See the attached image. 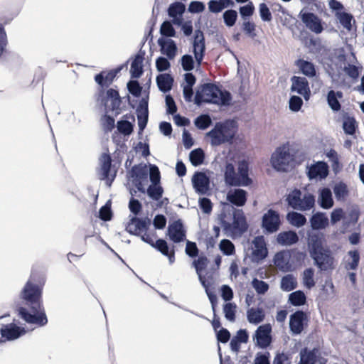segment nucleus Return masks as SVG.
Returning a JSON list of instances; mask_svg holds the SVG:
<instances>
[{
    "mask_svg": "<svg viewBox=\"0 0 364 364\" xmlns=\"http://www.w3.org/2000/svg\"><path fill=\"white\" fill-rule=\"evenodd\" d=\"M19 297L29 307L31 312L26 307L20 306L17 309L18 316L28 323L46 326L48 318L42 301V289L28 280L21 291Z\"/></svg>",
    "mask_w": 364,
    "mask_h": 364,
    "instance_id": "nucleus-1",
    "label": "nucleus"
},
{
    "mask_svg": "<svg viewBox=\"0 0 364 364\" xmlns=\"http://www.w3.org/2000/svg\"><path fill=\"white\" fill-rule=\"evenodd\" d=\"M224 234L229 237H240L248 229L244 212L228 203L223 205V209L218 217Z\"/></svg>",
    "mask_w": 364,
    "mask_h": 364,
    "instance_id": "nucleus-2",
    "label": "nucleus"
},
{
    "mask_svg": "<svg viewBox=\"0 0 364 364\" xmlns=\"http://www.w3.org/2000/svg\"><path fill=\"white\" fill-rule=\"evenodd\" d=\"M237 132L236 123L232 120L216 122L214 127L207 133L211 139V144L217 146L225 143L232 142Z\"/></svg>",
    "mask_w": 364,
    "mask_h": 364,
    "instance_id": "nucleus-3",
    "label": "nucleus"
},
{
    "mask_svg": "<svg viewBox=\"0 0 364 364\" xmlns=\"http://www.w3.org/2000/svg\"><path fill=\"white\" fill-rule=\"evenodd\" d=\"M225 182L230 186H248L252 183L249 177V165L245 160L238 164L237 172L232 164L228 163L224 173Z\"/></svg>",
    "mask_w": 364,
    "mask_h": 364,
    "instance_id": "nucleus-4",
    "label": "nucleus"
},
{
    "mask_svg": "<svg viewBox=\"0 0 364 364\" xmlns=\"http://www.w3.org/2000/svg\"><path fill=\"white\" fill-rule=\"evenodd\" d=\"M200 90L205 97V103L221 106H227L230 104L232 100L230 92L220 90L214 84L205 83L201 86Z\"/></svg>",
    "mask_w": 364,
    "mask_h": 364,
    "instance_id": "nucleus-5",
    "label": "nucleus"
},
{
    "mask_svg": "<svg viewBox=\"0 0 364 364\" xmlns=\"http://www.w3.org/2000/svg\"><path fill=\"white\" fill-rule=\"evenodd\" d=\"M292 156L289 151V147L283 145L278 147L272 154L271 164L273 168L277 171H286L288 169Z\"/></svg>",
    "mask_w": 364,
    "mask_h": 364,
    "instance_id": "nucleus-6",
    "label": "nucleus"
},
{
    "mask_svg": "<svg viewBox=\"0 0 364 364\" xmlns=\"http://www.w3.org/2000/svg\"><path fill=\"white\" fill-rule=\"evenodd\" d=\"M314 264L321 271H327L333 268L334 257L332 252L326 247L310 255Z\"/></svg>",
    "mask_w": 364,
    "mask_h": 364,
    "instance_id": "nucleus-7",
    "label": "nucleus"
},
{
    "mask_svg": "<svg viewBox=\"0 0 364 364\" xmlns=\"http://www.w3.org/2000/svg\"><path fill=\"white\" fill-rule=\"evenodd\" d=\"M280 226V218L279 214L274 210L269 209L262 216V228L265 233H274L277 232Z\"/></svg>",
    "mask_w": 364,
    "mask_h": 364,
    "instance_id": "nucleus-8",
    "label": "nucleus"
},
{
    "mask_svg": "<svg viewBox=\"0 0 364 364\" xmlns=\"http://www.w3.org/2000/svg\"><path fill=\"white\" fill-rule=\"evenodd\" d=\"M300 362L298 364H326L327 360L321 356L318 349L309 350L305 348L300 352Z\"/></svg>",
    "mask_w": 364,
    "mask_h": 364,
    "instance_id": "nucleus-9",
    "label": "nucleus"
},
{
    "mask_svg": "<svg viewBox=\"0 0 364 364\" xmlns=\"http://www.w3.org/2000/svg\"><path fill=\"white\" fill-rule=\"evenodd\" d=\"M26 333L24 327L17 326L14 323L2 325L0 329L1 338L4 341H14L23 336Z\"/></svg>",
    "mask_w": 364,
    "mask_h": 364,
    "instance_id": "nucleus-10",
    "label": "nucleus"
},
{
    "mask_svg": "<svg viewBox=\"0 0 364 364\" xmlns=\"http://www.w3.org/2000/svg\"><path fill=\"white\" fill-rule=\"evenodd\" d=\"M291 91L303 96L305 100H309L311 90L307 79L304 77L294 75L291 77Z\"/></svg>",
    "mask_w": 364,
    "mask_h": 364,
    "instance_id": "nucleus-11",
    "label": "nucleus"
},
{
    "mask_svg": "<svg viewBox=\"0 0 364 364\" xmlns=\"http://www.w3.org/2000/svg\"><path fill=\"white\" fill-rule=\"evenodd\" d=\"M97 100L101 101L102 105L105 107H109L110 110L119 113L118 110L120 109L122 100L117 90L110 88L107 90L105 97H99Z\"/></svg>",
    "mask_w": 364,
    "mask_h": 364,
    "instance_id": "nucleus-12",
    "label": "nucleus"
},
{
    "mask_svg": "<svg viewBox=\"0 0 364 364\" xmlns=\"http://www.w3.org/2000/svg\"><path fill=\"white\" fill-rule=\"evenodd\" d=\"M272 326L270 324L259 326L255 333L257 346L260 348H266L272 343Z\"/></svg>",
    "mask_w": 364,
    "mask_h": 364,
    "instance_id": "nucleus-13",
    "label": "nucleus"
},
{
    "mask_svg": "<svg viewBox=\"0 0 364 364\" xmlns=\"http://www.w3.org/2000/svg\"><path fill=\"white\" fill-rule=\"evenodd\" d=\"M308 321L307 314L303 311L298 310L289 317V328L292 334H300L304 327L305 323Z\"/></svg>",
    "mask_w": 364,
    "mask_h": 364,
    "instance_id": "nucleus-14",
    "label": "nucleus"
},
{
    "mask_svg": "<svg viewBox=\"0 0 364 364\" xmlns=\"http://www.w3.org/2000/svg\"><path fill=\"white\" fill-rule=\"evenodd\" d=\"M186 11V5L181 1H175L171 4L167 9L168 15L171 21L165 20L163 23H191V21H184L183 15Z\"/></svg>",
    "mask_w": 364,
    "mask_h": 364,
    "instance_id": "nucleus-15",
    "label": "nucleus"
},
{
    "mask_svg": "<svg viewBox=\"0 0 364 364\" xmlns=\"http://www.w3.org/2000/svg\"><path fill=\"white\" fill-rule=\"evenodd\" d=\"M193 48L196 61L200 66L205 50L203 33L200 29L195 31Z\"/></svg>",
    "mask_w": 364,
    "mask_h": 364,
    "instance_id": "nucleus-16",
    "label": "nucleus"
},
{
    "mask_svg": "<svg viewBox=\"0 0 364 364\" xmlns=\"http://www.w3.org/2000/svg\"><path fill=\"white\" fill-rule=\"evenodd\" d=\"M306 174L310 180L316 179L319 178L320 179H324L328 175V166L324 161H317L311 164V166H306Z\"/></svg>",
    "mask_w": 364,
    "mask_h": 364,
    "instance_id": "nucleus-17",
    "label": "nucleus"
},
{
    "mask_svg": "<svg viewBox=\"0 0 364 364\" xmlns=\"http://www.w3.org/2000/svg\"><path fill=\"white\" fill-rule=\"evenodd\" d=\"M191 181L196 192L199 194H205L209 190L210 178L204 172H195Z\"/></svg>",
    "mask_w": 364,
    "mask_h": 364,
    "instance_id": "nucleus-18",
    "label": "nucleus"
},
{
    "mask_svg": "<svg viewBox=\"0 0 364 364\" xmlns=\"http://www.w3.org/2000/svg\"><path fill=\"white\" fill-rule=\"evenodd\" d=\"M252 257L255 261H261L265 259L268 255V250L264 237L256 236L252 240Z\"/></svg>",
    "mask_w": 364,
    "mask_h": 364,
    "instance_id": "nucleus-19",
    "label": "nucleus"
},
{
    "mask_svg": "<svg viewBox=\"0 0 364 364\" xmlns=\"http://www.w3.org/2000/svg\"><path fill=\"white\" fill-rule=\"evenodd\" d=\"M228 204L237 207L245 205L247 200V192L241 188L230 189L226 195Z\"/></svg>",
    "mask_w": 364,
    "mask_h": 364,
    "instance_id": "nucleus-20",
    "label": "nucleus"
},
{
    "mask_svg": "<svg viewBox=\"0 0 364 364\" xmlns=\"http://www.w3.org/2000/svg\"><path fill=\"white\" fill-rule=\"evenodd\" d=\"M149 223L150 221L148 219H142L134 216L130 219L126 227V230L132 235L139 236L141 232L147 230Z\"/></svg>",
    "mask_w": 364,
    "mask_h": 364,
    "instance_id": "nucleus-21",
    "label": "nucleus"
},
{
    "mask_svg": "<svg viewBox=\"0 0 364 364\" xmlns=\"http://www.w3.org/2000/svg\"><path fill=\"white\" fill-rule=\"evenodd\" d=\"M136 116L139 132L146 127L149 119L148 98H142L136 108Z\"/></svg>",
    "mask_w": 364,
    "mask_h": 364,
    "instance_id": "nucleus-22",
    "label": "nucleus"
},
{
    "mask_svg": "<svg viewBox=\"0 0 364 364\" xmlns=\"http://www.w3.org/2000/svg\"><path fill=\"white\" fill-rule=\"evenodd\" d=\"M167 231L170 240L175 243H179L185 239L186 234L181 220H177L170 224Z\"/></svg>",
    "mask_w": 364,
    "mask_h": 364,
    "instance_id": "nucleus-23",
    "label": "nucleus"
},
{
    "mask_svg": "<svg viewBox=\"0 0 364 364\" xmlns=\"http://www.w3.org/2000/svg\"><path fill=\"white\" fill-rule=\"evenodd\" d=\"M101 163V179L106 181V184L108 186H111L114 178L115 173L109 177V173L111 170L112 166V159L111 156L107 154H103L100 158Z\"/></svg>",
    "mask_w": 364,
    "mask_h": 364,
    "instance_id": "nucleus-24",
    "label": "nucleus"
},
{
    "mask_svg": "<svg viewBox=\"0 0 364 364\" xmlns=\"http://www.w3.org/2000/svg\"><path fill=\"white\" fill-rule=\"evenodd\" d=\"M158 45L160 47L161 53L166 55L168 59L172 60L175 58L177 46L173 40L161 37L158 39Z\"/></svg>",
    "mask_w": 364,
    "mask_h": 364,
    "instance_id": "nucleus-25",
    "label": "nucleus"
},
{
    "mask_svg": "<svg viewBox=\"0 0 364 364\" xmlns=\"http://www.w3.org/2000/svg\"><path fill=\"white\" fill-rule=\"evenodd\" d=\"M289 28L291 31L293 36L305 45L308 44L309 41L311 43L310 31L305 24H290Z\"/></svg>",
    "mask_w": 364,
    "mask_h": 364,
    "instance_id": "nucleus-26",
    "label": "nucleus"
},
{
    "mask_svg": "<svg viewBox=\"0 0 364 364\" xmlns=\"http://www.w3.org/2000/svg\"><path fill=\"white\" fill-rule=\"evenodd\" d=\"M277 242L282 246H291L296 244L299 237L297 233L293 230L283 231L277 236Z\"/></svg>",
    "mask_w": 364,
    "mask_h": 364,
    "instance_id": "nucleus-27",
    "label": "nucleus"
},
{
    "mask_svg": "<svg viewBox=\"0 0 364 364\" xmlns=\"http://www.w3.org/2000/svg\"><path fill=\"white\" fill-rule=\"evenodd\" d=\"M145 52L141 50L134 56L130 68V74L132 78H139L143 73L142 63L144 58Z\"/></svg>",
    "mask_w": 364,
    "mask_h": 364,
    "instance_id": "nucleus-28",
    "label": "nucleus"
},
{
    "mask_svg": "<svg viewBox=\"0 0 364 364\" xmlns=\"http://www.w3.org/2000/svg\"><path fill=\"white\" fill-rule=\"evenodd\" d=\"M290 254L287 251H280L275 254L274 257V263L275 266L282 272L290 270L289 264Z\"/></svg>",
    "mask_w": 364,
    "mask_h": 364,
    "instance_id": "nucleus-29",
    "label": "nucleus"
},
{
    "mask_svg": "<svg viewBox=\"0 0 364 364\" xmlns=\"http://www.w3.org/2000/svg\"><path fill=\"white\" fill-rule=\"evenodd\" d=\"M310 223L313 230H323L328 225L329 220L325 213L316 212L311 217Z\"/></svg>",
    "mask_w": 364,
    "mask_h": 364,
    "instance_id": "nucleus-30",
    "label": "nucleus"
},
{
    "mask_svg": "<svg viewBox=\"0 0 364 364\" xmlns=\"http://www.w3.org/2000/svg\"><path fill=\"white\" fill-rule=\"evenodd\" d=\"M318 203L323 209H330L333 205L332 192L328 188L319 190Z\"/></svg>",
    "mask_w": 364,
    "mask_h": 364,
    "instance_id": "nucleus-31",
    "label": "nucleus"
},
{
    "mask_svg": "<svg viewBox=\"0 0 364 364\" xmlns=\"http://www.w3.org/2000/svg\"><path fill=\"white\" fill-rule=\"evenodd\" d=\"M156 247L159 252L168 258L171 264L175 262V247L173 245L171 249H170L165 240L158 239L156 240Z\"/></svg>",
    "mask_w": 364,
    "mask_h": 364,
    "instance_id": "nucleus-32",
    "label": "nucleus"
},
{
    "mask_svg": "<svg viewBox=\"0 0 364 364\" xmlns=\"http://www.w3.org/2000/svg\"><path fill=\"white\" fill-rule=\"evenodd\" d=\"M295 65L304 75L308 77H313L316 75L315 65L310 61L298 59L295 61Z\"/></svg>",
    "mask_w": 364,
    "mask_h": 364,
    "instance_id": "nucleus-33",
    "label": "nucleus"
},
{
    "mask_svg": "<svg viewBox=\"0 0 364 364\" xmlns=\"http://www.w3.org/2000/svg\"><path fill=\"white\" fill-rule=\"evenodd\" d=\"M173 77L168 73L159 74L156 77V84L160 91L164 93L169 92L173 83Z\"/></svg>",
    "mask_w": 364,
    "mask_h": 364,
    "instance_id": "nucleus-34",
    "label": "nucleus"
},
{
    "mask_svg": "<svg viewBox=\"0 0 364 364\" xmlns=\"http://www.w3.org/2000/svg\"><path fill=\"white\" fill-rule=\"evenodd\" d=\"M343 94L341 91H335L331 90L327 94V102L330 108L333 112H338L341 109V105L339 99L343 98Z\"/></svg>",
    "mask_w": 364,
    "mask_h": 364,
    "instance_id": "nucleus-35",
    "label": "nucleus"
},
{
    "mask_svg": "<svg viewBox=\"0 0 364 364\" xmlns=\"http://www.w3.org/2000/svg\"><path fill=\"white\" fill-rule=\"evenodd\" d=\"M265 318L264 311L262 308H250L247 311V318L249 323L258 324Z\"/></svg>",
    "mask_w": 364,
    "mask_h": 364,
    "instance_id": "nucleus-36",
    "label": "nucleus"
},
{
    "mask_svg": "<svg viewBox=\"0 0 364 364\" xmlns=\"http://www.w3.org/2000/svg\"><path fill=\"white\" fill-rule=\"evenodd\" d=\"M308 247L309 255L326 248L323 245L322 237L317 233L309 235L308 238Z\"/></svg>",
    "mask_w": 364,
    "mask_h": 364,
    "instance_id": "nucleus-37",
    "label": "nucleus"
},
{
    "mask_svg": "<svg viewBox=\"0 0 364 364\" xmlns=\"http://www.w3.org/2000/svg\"><path fill=\"white\" fill-rule=\"evenodd\" d=\"M208 259L205 256H200L197 259H195L192 264L196 269V272L198 277V279L202 286L205 285L206 279L204 276L202 275V271L204 270L208 265Z\"/></svg>",
    "mask_w": 364,
    "mask_h": 364,
    "instance_id": "nucleus-38",
    "label": "nucleus"
},
{
    "mask_svg": "<svg viewBox=\"0 0 364 364\" xmlns=\"http://www.w3.org/2000/svg\"><path fill=\"white\" fill-rule=\"evenodd\" d=\"M287 220L291 225L296 228H301L306 223V218L303 214L294 211L287 213Z\"/></svg>",
    "mask_w": 364,
    "mask_h": 364,
    "instance_id": "nucleus-39",
    "label": "nucleus"
},
{
    "mask_svg": "<svg viewBox=\"0 0 364 364\" xmlns=\"http://www.w3.org/2000/svg\"><path fill=\"white\" fill-rule=\"evenodd\" d=\"M357 127V122L353 117L349 115L343 117V129L346 134L353 135L356 132Z\"/></svg>",
    "mask_w": 364,
    "mask_h": 364,
    "instance_id": "nucleus-40",
    "label": "nucleus"
},
{
    "mask_svg": "<svg viewBox=\"0 0 364 364\" xmlns=\"http://www.w3.org/2000/svg\"><path fill=\"white\" fill-rule=\"evenodd\" d=\"M288 301L294 306H300L306 304V296L302 291L297 290L289 295Z\"/></svg>",
    "mask_w": 364,
    "mask_h": 364,
    "instance_id": "nucleus-41",
    "label": "nucleus"
},
{
    "mask_svg": "<svg viewBox=\"0 0 364 364\" xmlns=\"http://www.w3.org/2000/svg\"><path fill=\"white\" fill-rule=\"evenodd\" d=\"M297 287V282L293 274H287L281 279V289L284 291H290Z\"/></svg>",
    "mask_w": 364,
    "mask_h": 364,
    "instance_id": "nucleus-42",
    "label": "nucleus"
},
{
    "mask_svg": "<svg viewBox=\"0 0 364 364\" xmlns=\"http://www.w3.org/2000/svg\"><path fill=\"white\" fill-rule=\"evenodd\" d=\"M129 176L134 180L145 179L147 176V170L145 166L134 165L129 172Z\"/></svg>",
    "mask_w": 364,
    "mask_h": 364,
    "instance_id": "nucleus-43",
    "label": "nucleus"
},
{
    "mask_svg": "<svg viewBox=\"0 0 364 364\" xmlns=\"http://www.w3.org/2000/svg\"><path fill=\"white\" fill-rule=\"evenodd\" d=\"M315 205V198L311 193L304 194V197L301 198L297 209L301 211H306L314 208Z\"/></svg>",
    "mask_w": 364,
    "mask_h": 364,
    "instance_id": "nucleus-44",
    "label": "nucleus"
},
{
    "mask_svg": "<svg viewBox=\"0 0 364 364\" xmlns=\"http://www.w3.org/2000/svg\"><path fill=\"white\" fill-rule=\"evenodd\" d=\"M205 159V153L202 149L198 148L192 150L189 154V160L193 166L201 165Z\"/></svg>",
    "mask_w": 364,
    "mask_h": 364,
    "instance_id": "nucleus-45",
    "label": "nucleus"
},
{
    "mask_svg": "<svg viewBox=\"0 0 364 364\" xmlns=\"http://www.w3.org/2000/svg\"><path fill=\"white\" fill-rule=\"evenodd\" d=\"M148 196L154 200H159L164 193V188L160 183H154L149 186L146 190Z\"/></svg>",
    "mask_w": 364,
    "mask_h": 364,
    "instance_id": "nucleus-46",
    "label": "nucleus"
},
{
    "mask_svg": "<svg viewBox=\"0 0 364 364\" xmlns=\"http://www.w3.org/2000/svg\"><path fill=\"white\" fill-rule=\"evenodd\" d=\"M194 124L198 129L205 130L211 125L212 119L209 114H203L195 119Z\"/></svg>",
    "mask_w": 364,
    "mask_h": 364,
    "instance_id": "nucleus-47",
    "label": "nucleus"
},
{
    "mask_svg": "<svg viewBox=\"0 0 364 364\" xmlns=\"http://www.w3.org/2000/svg\"><path fill=\"white\" fill-rule=\"evenodd\" d=\"M301 192L299 189H294L287 197L288 205L294 210L297 209L299 202H301Z\"/></svg>",
    "mask_w": 364,
    "mask_h": 364,
    "instance_id": "nucleus-48",
    "label": "nucleus"
},
{
    "mask_svg": "<svg viewBox=\"0 0 364 364\" xmlns=\"http://www.w3.org/2000/svg\"><path fill=\"white\" fill-rule=\"evenodd\" d=\"M345 73L353 80H356L360 76L362 67H358L353 64L348 63L343 68Z\"/></svg>",
    "mask_w": 364,
    "mask_h": 364,
    "instance_id": "nucleus-49",
    "label": "nucleus"
},
{
    "mask_svg": "<svg viewBox=\"0 0 364 364\" xmlns=\"http://www.w3.org/2000/svg\"><path fill=\"white\" fill-rule=\"evenodd\" d=\"M350 261H348L346 265L347 269L355 270L358 268L360 261V254L358 250H350L348 252Z\"/></svg>",
    "mask_w": 364,
    "mask_h": 364,
    "instance_id": "nucleus-50",
    "label": "nucleus"
},
{
    "mask_svg": "<svg viewBox=\"0 0 364 364\" xmlns=\"http://www.w3.org/2000/svg\"><path fill=\"white\" fill-rule=\"evenodd\" d=\"M333 193L338 200H343L348 193L346 184L343 182L336 183L333 187Z\"/></svg>",
    "mask_w": 364,
    "mask_h": 364,
    "instance_id": "nucleus-51",
    "label": "nucleus"
},
{
    "mask_svg": "<svg viewBox=\"0 0 364 364\" xmlns=\"http://www.w3.org/2000/svg\"><path fill=\"white\" fill-rule=\"evenodd\" d=\"M236 304L234 303L228 302L223 306V312L225 318L231 322L235 320Z\"/></svg>",
    "mask_w": 364,
    "mask_h": 364,
    "instance_id": "nucleus-52",
    "label": "nucleus"
},
{
    "mask_svg": "<svg viewBox=\"0 0 364 364\" xmlns=\"http://www.w3.org/2000/svg\"><path fill=\"white\" fill-rule=\"evenodd\" d=\"M314 270L313 268H307L303 272V282L306 287L311 289L315 286L314 280Z\"/></svg>",
    "mask_w": 364,
    "mask_h": 364,
    "instance_id": "nucleus-53",
    "label": "nucleus"
},
{
    "mask_svg": "<svg viewBox=\"0 0 364 364\" xmlns=\"http://www.w3.org/2000/svg\"><path fill=\"white\" fill-rule=\"evenodd\" d=\"M251 284L258 294H264L269 288V284L266 282L258 279L257 278H254Z\"/></svg>",
    "mask_w": 364,
    "mask_h": 364,
    "instance_id": "nucleus-54",
    "label": "nucleus"
},
{
    "mask_svg": "<svg viewBox=\"0 0 364 364\" xmlns=\"http://www.w3.org/2000/svg\"><path fill=\"white\" fill-rule=\"evenodd\" d=\"M117 128L121 134L129 136L133 132V124L127 120H119L117 122Z\"/></svg>",
    "mask_w": 364,
    "mask_h": 364,
    "instance_id": "nucleus-55",
    "label": "nucleus"
},
{
    "mask_svg": "<svg viewBox=\"0 0 364 364\" xmlns=\"http://www.w3.org/2000/svg\"><path fill=\"white\" fill-rule=\"evenodd\" d=\"M219 248L225 255L230 256L235 253V246L233 243L228 239H223L220 241Z\"/></svg>",
    "mask_w": 364,
    "mask_h": 364,
    "instance_id": "nucleus-56",
    "label": "nucleus"
},
{
    "mask_svg": "<svg viewBox=\"0 0 364 364\" xmlns=\"http://www.w3.org/2000/svg\"><path fill=\"white\" fill-rule=\"evenodd\" d=\"M299 16L301 18L302 23H321L318 16L311 12L301 10Z\"/></svg>",
    "mask_w": 364,
    "mask_h": 364,
    "instance_id": "nucleus-57",
    "label": "nucleus"
},
{
    "mask_svg": "<svg viewBox=\"0 0 364 364\" xmlns=\"http://www.w3.org/2000/svg\"><path fill=\"white\" fill-rule=\"evenodd\" d=\"M181 66L183 70L190 72L194 68V60L192 55H183L181 60Z\"/></svg>",
    "mask_w": 364,
    "mask_h": 364,
    "instance_id": "nucleus-58",
    "label": "nucleus"
},
{
    "mask_svg": "<svg viewBox=\"0 0 364 364\" xmlns=\"http://www.w3.org/2000/svg\"><path fill=\"white\" fill-rule=\"evenodd\" d=\"M129 92L134 97H139L141 95L142 87L137 80H130L127 82Z\"/></svg>",
    "mask_w": 364,
    "mask_h": 364,
    "instance_id": "nucleus-59",
    "label": "nucleus"
},
{
    "mask_svg": "<svg viewBox=\"0 0 364 364\" xmlns=\"http://www.w3.org/2000/svg\"><path fill=\"white\" fill-rule=\"evenodd\" d=\"M254 10L255 7L252 2L240 6L239 9L240 16L244 21H247L253 14Z\"/></svg>",
    "mask_w": 364,
    "mask_h": 364,
    "instance_id": "nucleus-60",
    "label": "nucleus"
},
{
    "mask_svg": "<svg viewBox=\"0 0 364 364\" xmlns=\"http://www.w3.org/2000/svg\"><path fill=\"white\" fill-rule=\"evenodd\" d=\"M303 105L302 99L296 95H293L290 97L289 101V107L290 110L296 112L299 111Z\"/></svg>",
    "mask_w": 364,
    "mask_h": 364,
    "instance_id": "nucleus-61",
    "label": "nucleus"
},
{
    "mask_svg": "<svg viewBox=\"0 0 364 364\" xmlns=\"http://www.w3.org/2000/svg\"><path fill=\"white\" fill-rule=\"evenodd\" d=\"M205 9V5L200 1H192L188 5V11L191 14H198L203 12Z\"/></svg>",
    "mask_w": 364,
    "mask_h": 364,
    "instance_id": "nucleus-62",
    "label": "nucleus"
},
{
    "mask_svg": "<svg viewBox=\"0 0 364 364\" xmlns=\"http://www.w3.org/2000/svg\"><path fill=\"white\" fill-rule=\"evenodd\" d=\"M149 179L151 184L160 183L161 174L159 168L156 165H150Z\"/></svg>",
    "mask_w": 364,
    "mask_h": 364,
    "instance_id": "nucleus-63",
    "label": "nucleus"
},
{
    "mask_svg": "<svg viewBox=\"0 0 364 364\" xmlns=\"http://www.w3.org/2000/svg\"><path fill=\"white\" fill-rule=\"evenodd\" d=\"M170 66L168 58L160 56L156 60V68L159 72L166 71L169 69Z\"/></svg>",
    "mask_w": 364,
    "mask_h": 364,
    "instance_id": "nucleus-64",
    "label": "nucleus"
}]
</instances>
